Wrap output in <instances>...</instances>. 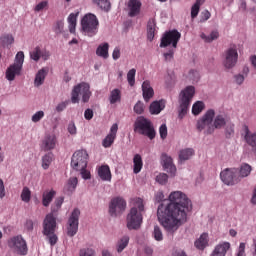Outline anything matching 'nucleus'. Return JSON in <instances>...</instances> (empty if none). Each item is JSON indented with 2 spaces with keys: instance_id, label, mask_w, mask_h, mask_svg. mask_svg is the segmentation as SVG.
Returning a JSON list of instances; mask_svg holds the SVG:
<instances>
[{
  "instance_id": "1",
  "label": "nucleus",
  "mask_w": 256,
  "mask_h": 256,
  "mask_svg": "<svg viewBox=\"0 0 256 256\" xmlns=\"http://www.w3.org/2000/svg\"><path fill=\"white\" fill-rule=\"evenodd\" d=\"M169 201L167 206H158L157 217L167 233H175L179 229V223L187 221V211H191V200L185 193L174 191L169 195Z\"/></svg>"
},
{
  "instance_id": "2",
  "label": "nucleus",
  "mask_w": 256,
  "mask_h": 256,
  "mask_svg": "<svg viewBox=\"0 0 256 256\" xmlns=\"http://www.w3.org/2000/svg\"><path fill=\"white\" fill-rule=\"evenodd\" d=\"M63 201L65 198L60 196L56 198L54 204L51 207V213L47 214L44 221H43V235L48 237L50 245H57V235L55 234V229L57 228V218L55 215L61 209V205H63Z\"/></svg>"
},
{
  "instance_id": "3",
  "label": "nucleus",
  "mask_w": 256,
  "mask_h": 256,
  "mask_svg": "<svg viewBox=\"0 0 256 256\" xmlns=\"http://www.w3.org/2000/svg\"><path fill=\"white\" fill-rule=\"evenodd\" d=\"M133 207L127 215V228L129 231H137L143 225V213H145V202L142 198L136 197L131 200Z\"/></svg>"
},
{
  "instance_id": "4",
  "label": "nucleus",
  "mask_w": 256,
  "mask_h": 256,
  "mask_svg": "<svg viewBox=\"0 0 256 256\" xmlns=\"http://www.w3.org/2000/svg\"><path fill=\"white\" fill-rule=\"evenodd\" d=\"M134 131L135 133H139V135H145V137H148V139L151 140H153V138L157 135L151 120L143 116L138 117L134 122Z\"/></svg>"
},
{
  "instance_id": "5",
  "label": "nucleus",
  "mask_w": 256,
  "mask_h": 256,
  "mask_svg": "<svg viewBox=\"0 0 256 256\" xmlns=\"http://www.w3.org/2000/svg\"><path fill=\"white\" fill-rule=\"evenodd\" d=\"M213 119H215V110H207L205 114L197 120V131H204V135H213V133H215L213 127Z\"/></svg>"
},
{
  "instance_id": "6",
  "label": "nucleus",
  "mask_w": 256,
  "mask_h": 256,
  "mask_svg": "<svg viewBox=\"0 0 256 256\" xmlns=\"http://www.w3.org/2000/svg\"><path fill=\"white\" fill-rule=\"evenodd\" d=\"M79 95L82 97V103H89L91 95H93L89 83L81 82L74 86L71 92V103H79Z\"/></svg>"
},
{
  "instance_id": "7",
  "label": "nucleus",
  "mask_w": 256,
  "mask_h": 256,
  "mask_svg": "<svg viewBox=\"0 0 256 256\" xmlns=\"http://www.w3.org/2000/svg\"><path fill=\"white\" fill-rule=\"evenodd\" d=\"M82 31L88 37H95L99 32V19L95 14L88 13L81 20Z\"/></svg>"
},
{
  "instance_id": "8",
  "label": "nucleus",
  "mask_w": 256,
  "mask_h": 256,
  "mask_svg": "<svg viewBox=\"0 0 256 256\" xmlns=\"http://www.w3.org/2000/svg\"><path fill=\"white\" fill-rule=\"evenodd\" d=\"M195 95V87L188 86L180 93V109H179V117L180 119H183L185 115L189 111V107L191 105V101L193 99V96Z\"/></svg>"
},
{
  "instance_id": "9",
  "label": "nucleus",
  "mask_w": 256,
  "mask_h": 256,
  "mask_svg": "<svg viewBox=\"0 0 256 256\" xmlns=\"http://www.w3.org/2000/svg\"><path fill=\"white\" fill-rule=\"evenodd\" d=\"M8 247L13 250L17 255H27L29 249L27 242L23 239L22 235L14 236L8 240Z\"/></svg>"
},
{
  "instance_id": "10",
  "label": "nucleus",
  "mask_w": 256,
  "mask_h": 256,
  "mask_svg": "<svg viewBox=\"0 0 256 256\" xmlns=\"http://www.w3.org/2000/svg\"><path fill=\"white\" fill-rule=\"evenodd\" d=\"M87 159L89 154L87 150H78L72 155L71 167L74 170L87 169Z\"/></svg>"
},
{
  "instance_id": "11",
  "label": "nucleus",
  "mask_w": 256,
  "mask_h": 256,
  "mask_svg": "<svg viewBox=\"0 0 256 256\" xmlns=\"http://www.w3.org/2000/svg\"><path fill=\"white\" fill-rule=\"evenodd\" d=\"M180 39H181V33H179V31L170 30L162 36L160 47L165 48V47H169V45H172V48L177 49V43H179Z\"/></svg>"
},
{
  "instance_id": "12",
  "label": "nucleus",
  "mask_w": 256,
  "mask_h": 256,
  "mask_svg": "<svg viewBox=\"0 0 256 256\" xmlns=\"http://www.w3.org/2000/svg\"><path fill=\"white\" fill-rule=\"evenodd\" d=\"M81 215V211L79 208H75L69 219H68V226H67V235L68 237H75L77 232L79 231V217Z\"/></svg>"
},
{
  "instance_id": "13",
  "label": "nucleus",
  "mask_w": 256,
  "mask_h": 256,
  "mask_svg": "<svg viewBox=\"0 0 256 256\" xmlns=\"http://www.w3.org/2000/svg\"><path fill=\"white\" fill-rule=\"evenodd\" d=\"M239 170L235 168H226L220 173V178L225 185H237L241 183V178L238 177Z\"/></svg>"
},
{
  "instance_id": "14",
  "label": "nucleus",
  "mask_w": 256,
  "mask_h": 256,
  "mask_svg": "<svg viewBox=\"0 0 256 256\" xmlns=\"http://www.w3.org/2000/svg\"><path fill=\"white\" fill-rule=\"evenodd\" d=\"M127 207V202L121 197H116L111 200L109 205V213L112 217H117L120 213H123Z\"/></svg>"
},
{
  "instance_id": "15",
  "label": "nucleus",
  "mask_w": 256,
  "mask_h": 256,
  "mask_svg": "<svg viewBox=\"0 0 256 256\" xmlns=\"http://www.w3.org/2000/svg\"><path fill=\"white\" fill-rule=\"evenodd\" d=\"M239 59V53H237L236 47H231L225 52V59H224V67L226 69H233L235 65H237V60Z\"/></svg>"
},
{
  "instance_id": "16",
  "label": "nucleus",
  "mask_w": 256,
  "mask_h": 256,
  "mask_svg": "<svg viewBox=\"0 0 256 256\" xmlns=\"http://www.w3.org/2000/svg\"><path fill=\"white\" fill-rule=\"evenodd\" d=\"M117 131H119V125L115 123L111 126L109 134L103 139L102 147L109 149V147L115 143V139H117Z\"/></svg>"
},
{
  "instance_id": "17",
  "label": "nucleus",
  "mask_w": 256,
  "mask_h": 256,
  "mask_svg": "<svg viewBox=\"0 0 256 256\" xmlns=\"http://www.w3.org/2000/svg\"><path fill=\"white\" fill-rule=\"evenodd\" d=\"M143 4L141 0H128L127 11L128 17H139L141 15V7Z\"/></svg>"
},
{
  "instance_id": "18",
  "label": "nucleus",
  "mask_w": 256,
  "mask_h": 256,
  "mask_svg": "<svg viewBox=\"0 0 256 256\" xmlns=\"http://www.w3.org/2000/svg\"><path fill=\"white\" fill-rule=\"evenodd\" d=\"M161 161L164 170L167 171V173H170L171 177H175V174L177 173V167L173 165V158H171V156L167 155L166 153H163L161 155Z\"/></svg>"
},
{
  "instance_id": "19",
  "label": "nucleus",
  "mask_w": 256,
  "mask_h": 256,
  "mask_svg": "<svg viewBox=\"0 0 256 256\" xmlns=\"http://www.w3.org/2000/svg\"><path fill=\"white\" fill-rule=\"evenodd\" d=\"M57 145V136L55 134H46L42 140V149L44 151H52Z\"/></svg>"
},
{
  "instance_id": "20",
  "label": "nucleus",
  "mask_w": 256,
  "mask_h": 256,
  "mask_svg": "<svg viewBox=\"0 0 256 256\" xmlns=\"http://www.w3.org/2000/svg\"><path fill=\"white\" fill-rule=\"evenodd\" d=\"M142 95L146 103H149V101H151L155 95V90H153V87H151V82L149 80L142 83Z\"/></svg>"
},
{
  "instance_id": "21",
  "label": "nucleus",
  "mask_w": 256,
  "mask_h": 256,
  "mask_svg": "<svg viewBox=\"0 0 256 256\" xmlns=\"http://www.w3.org/2000/svg\"><path fill=\"white\" fill-rule=\"evenodd\" d=\"M229 251H231V243L227 241H222L218 243L212 250V252L220 256H227V253H229Z\"/></svg>"
},
{
  "instance_id": "22",
  "label": "nucleus",
  "mask_w": 256,
  "mask_h": 256,
  "mask_svg": "<svg viewBox=\"0 0 256 256\" xmlns=\"http://www.w3.org/2000/svg\"><path fill=\"white\" fill-rule=\"evenodd\" d=\"M229 119H227V116L224 114H218V115H214L213 118V122L212 125L214 127V132L215 129H223V127H225V125H227Z\"/></svg>"
},
{
  "instance_id": "23",
  "label": "nucleus",
  "mask_w": 256,
  "mask_h": 256,
  "mask_svg": "<svg viewBox=\"0 0 256 256\" xmlns=\"http://www.w3.org/2000/svg\"><path fill=\"white\" fill-rule=\"evenodd\" d=\"M22 69L23 68L15 64H11L6 70V79L8 81H15V77H17V75H21Z\"/></svg>"
},
{
  "instance_id": "24",
  "label": "nucleus",
  "mask_w": 256,
  "mask_h": 256,
  "mask_svg": "<svg viewBox=\"0 0 256 256\" xmlns=\"http://www.w3.org/2000/svg\"><path fill=\"white\" fill-rule=\"evenodd\" d=\"M78 183L79 180L77 179V177L69 178L64 186V193H66L67 195H73L75 189H77Z\"/></svg>"
},
{
  "instance_id": "25",
  "label": "nucleus",
  "mask_w": 256,
  "mask_h": 256,
  "mask_svg": "<svg viewBox=\"0 0 256 256\" xmlns=\"http://www.w3.org/2000/svg\"><path fill=\"white\" fill-rule=\"evenodd\" d=\"M49 73L48 68H42L40 69L34 79V85L35 87H41L43 83H45V77H47V74Z\"/></svg>"
},
{
  "instance_id": "26",
  "label": "nucleus",
  "mask_w": 256,
  "mask_h": 256,
  "mask_svg": "<svg viewBox=\"0 0 256 256\" xmlns=\"http://www.w3.org/2000/svg\"><path fill=\"white\" fill-rule=\"evenodd\" d=\"M151 115H159L165 109V100L154 101L150 104Z\"/></svg>"
},
{
  "instance_id": "27",
  "label": "nucleus",
  "mask_w": 256,
  "mask_h": 256,
  "mask_svg": "<svg viewBox=\"0 0 256 256\" xmlns=\"http://www.w3.org/2000/svg\"><path fill=\"white\" fill-rule=\"evenodd\" d=\"M196 249L203 251L207 245H209V234L203 233L198 240L194 243Z\"/></svg>"
},
{
  "instance_id": "28",
  "label": "nucleus",
  "mask_w": 256,
  "mask_h": 256,
  "mask_svg": "<svg viewBox=\"0 0 256 256\" xmlns=\"http://www.w3.org/2000/svg\"><path fill=\"white\" fill-rule=\"evenodd\" d=\"M98 175L102 181H111V169L109 168V165L100 166Z\"/></svg>"
},
{
  "instance_id": "29",
  "label": "nucleus",
  "mask_w": 256,
  "mask_h": 256,
  "mask_svg": "<svg viewBox=\"0 0 256 256\" xmlns=\"http://www.w3.org/2000/svg\"><path fill=\"white\" fill-rule=\"evenodd\" d=\"M96 55L98 57H102L103 59L109 58V43L105 42L100 44L96 49Z\"/></svg>"
},
{
  "instance_id": "30",
  "label": "nucleus",
  "mask_w": 256,
  "mask_h": 256,
  "mask_svg": "<svg viewBox=\"0 0 256 256\" xmlns=\"http://www.w3.org/2000/svg\"><path fill=\"white\" fill-rule=\"evenodd\" d=\"M245 141L256 152V132H250L249 129H246Z\"/></svg>"
},
{
  "instance_id": "31",
  "label": "nucleus",
  "mask_w": 256,
  "mask_h": 256,
  "mask_svg": "<svg viewBox=\"0 0 256 256\" xmlns=\"http://www.w3.org/2000/svg\"><path fill=\"white\" fill-rule=\"evenodd\" d=\"M156 27H157V23L155 22V19L151 18L147 24V37L149 41H152L153 39H155Z\"/></svg>"
},
{
  "instance_id": "32",
  "label": "nucleus",
  "mask_w": 256,
  "mask_h": 256,
  "mask_svg": "<svg viewBox=\"0 0 256 256\" xmlns=\"http://www.w3.org/2000/svg\"><path fill=\"white\" fill-rule=\"evenodd\" d=\"M92 3L105 13H109V11H111V2L109 0H92Z\"/></svg>"
},
{
  "instance_id": "33",
  "label": "nucleus",
  "mask_w": 256,
  "mask_h": 256,
  "mask_svg": "<svg viewBox=\"0 0 256 256\" xmlns=\"http://www.w3.org/2000/svg\"><path fill=\"white\" fill-rule=\"evenodd\" d=\"M251 171H253V168L251 167V165L244 163L240 166L237 177H240V181H241V179L245 177H249V175H251Z\"/></svg>"
},
{
  "instance_id": "34",
  "label": "nucleus",
  "mask_w": 256,
  "mask_h": 256,
  "mask_svg": "<svg viewBox=\"0 0 256 256\" xmlns=\"http://www.w3.org/2000/svg\"><path fill=\"white\" fill-rule=\"evenodd\" d=\"M133 164V173H135V175L141 173V169H143V158L139 154L134 155Z\"/></svg>"
},
{
  "instance_id": "35",
  "label": "nucleus",
  "mask_w": 256,
  "mask_h": 256,
  "mask_svg": "<svg viewBox=\"0 0 256 256\" xmlns=\"http://www.w3.org/2000/svg\"><path fill=\"white\" fill-rule=\"evenodd\" d=\"M77 17H79V12L71 13L68 16L67 21H68V28L70 33H75V29L77 27Z\"/></svg>"
},
{
  "instance_id": "36",
  "label": "nucleus",
  "mask_w": 256,
  "mask_h": 256,
  "mask_svg": "<svg viewBox=\"0 0 256 256\" xmlns=\"http://www.w3.org/2000/svg\"><path fill=\"white\" fill-rule=\"evenodd\" d=\"M56 193L57 192H55L54 190L46 191L43 193L42 204L44 205V207H49V205L51 204V201H53V197H55Z\"/></svg>"
},
{
  "instance_id": "37",
  "label": "nucleus",
  "mask_w": 256,
  "mask_h": 256,
  "mask_svg": "<svg viewBox=\"0 0 256 256\" xmlns=\"http://www.w3.org/2000/svg\"><path fill=\"white\" fill-rule=\"evenodd\" d=\"M193 155H195V151L191 148H186L180 151L179 159L180 161H188Z\"/></svg>"
},
{
  "instance_id": "38",
  "label": "nucleus",
  "mask_w": 256,
  "mask_h": 256,
  "mask_svg": "<svg viewBox=\"0 0 256 256\" xmlns=\"http://www.w3.org/2000/svg\"><path fill=\"white\" fill-rule=\"evenodd\" d=\"M109 101L111 105H115V103L121 101V90L114 89L110 92Z\"/></svg>"
},
{
  "instance_id": "39",
  "label": "nucleus",
  "mask_w": 256,
  "mask_h": 256,
  "mask_svg": "<svg viewBox=\"0 0 256 256\" xmlns=\"http://www.w3.org/2000/svg\"><path fill=\"white\" fill-rule=\"evenodd\" d=\"M129 245V236H123L120 238L116 244L117 252L122 253L123 250Z\"/></svg>"
},
{
  "instance_id": "40",
  "label": "nucleus",
  "mask_w": 256,
  "mask_h": 256,
  "mask_svg": "<svg viewBox=\"0 0 256 256\" xmlns=\"http://www.w3.org/2000/svg\"><path fill=\"white\" fill-rule=\"evenodd\" d=\"M53 162V153H48L42 157V168L47 170Z\"/></svg>"
},
{
  "instance_id": "41",
  "label": "nucleus",
  "mask_w": 256,
  "mask_h": 256,
  "mask_svg": "<svg viewBox=\"0 0 256 256\" xmlns=\"http://www.w3.org/2000/svg\"><path fill=\"white\" fill-rule=\"evenodd\" d=\"M203 109H205V103L203 101H197L192 106V113L193 115H200Z\"/></svg>"
},
{
  "instance_id": "42",
  "label": "nucleus",
  "mask_w": 256,
  "mask_h": 256,
  "mask_svg": "<svg viewBox=\"0 0 256 256\" xmlns=\"http://www.w3.org/2000/svg\"><path fill=\"white\" fill-rule=\"evenodd\" d=\"M201 39H203L206 43H211V41H215V39H219V32L212 31L209 36L205 35V33H202Z\"/></svg>"
},
{
  "instance_id": "43",
  "label": "nucleus",
  "mask_w": 256,
  "mask_h": 256,
  "mask_svg": "<svg viewBox=\"0 0 256 256\" xmlns=\"http://www.w3.org/2000/svg\"><path fill=\"white\" fill-rule=\"evenodd\" d=\"M25 62V53L23 51H20L16 54L15 62L13 65H16L17 67H20L23 69V63Z\"/></svg>"
},
{
  "instance_id": "44",
  "label": "nucleus",
  "mask_w": 256,
  "mask_h": 256,
  "mask_svg": "<svg viewBox=\"0 0 256 256\" xmlns=\"http://www.w3.org/2000/svg\"><path fill=\"white\" fill-rule=\"evenodd\" d=\"M30 59L36 63L41 59V47L36 46L32 51H30Z\"/></svg>"
},
{
  "instance_id": "45",
  "label": "nucleus",
  "mask_w": 256,
  "mask_h": 256,
  "mask_svg": "<svg viewBox=\"0 0 256 256\" xmlns=\"http://www.w3.org/2000/svg\"><path fill=\"white\" fill-rule=\"evenodd\" d=\"M0 41L2 43V45H13V43L15 42V38H13V35L11 34H5L3 36H1Z\"/></svg>"
},
{
  "instance_id": "46",
  "label": "nucleus",
  "mask_w": 256,
  "mask_h": 256,
  "mask_svg": "<svg viewBox=\"0 0 256 256\" xmlns=\"http://www.w3.org/2000/svg\"><path fill=\"white\" fill-rule=\"evenodd\" d=\"M21 200L24 201V203H29L31 201V190L29 187H24L21 193Z\"/></svg>"
},
{
  "instance_id": "47",
  "label": "nucleus",
  "mask_w": 256,
  "mask_h": 256,
  "mask_svg": "<svg viewBox=\"0 0 256 256\" xmlns=\"http://www.w3.org/2000/svg\"><path fill=\"white\" fill-rule=\"evenodd\" d=\"M137 73V70L135 68H132L127 73V81L130 85V87H133L135 85V75Z\"/></svg>"
},
{
  "instance_id": "48",
  "label": "nucleus",
  "mask_w": 256,
  "mask_h": 256,
  "mask_svg": "<svg viewBox=\"0 0 256 256\" xmlns=\"http://www.w3.org/2000/svg\"><path fill=\"white\" fill-rule=\"evenodd\" d=\"M176 50L177 48H173V47L169 48V50L163 54L165 61H173Z\"/></svg>"
},
{
  "instance_id": "49",
  "label": "nucleus",
  "mask_w": 256,
  "mask_h": 256,
  "mask_svg": "<svg viewBox=\"0 0 256 256\" xmlns=\"http://www.w3.org/2000/svg\"><path fill=\"white\" fill-rule=\"evenodd\" d=\"M152 235L155 241H163V231H161V228L159 226L154 227V231Z\"/></svg>"
},
{
  "instance_id": "50",
  "label": "nucleus",
  "mask_w": 256,
  "mask_h": 256,
  "mask_svg": "<svg viewBox=\"0 0 256 256\" xmlns=\"http://www.w3.org/2000/svg\"><path fill=\"white\" fill-rule=\"evenodd\" d=\"M144 112H145V104H143V102L141 101H138L134 105V113H136L137 115H143Z\"/></svg>"
},
{
  "instance_id": "51",
  "label": "nucleus",
  "mask_w": 256,
  "mask_h": 256,
  "mask_svg": "<svg viewBox=\"0 0 256 256\" xmlns=\"http://www.w3.org/2000/svg\"><path fill=\"white\" fill-rule=\"evenodd\" d=\"M43 117H45V112L43 110L37 111L31 118L32 123H39Z\"/></svg>"
},
{
  "instance_id": "52",
  "label": "nucleus",
  "mask_w": 256,
  "mask_h": 256,
  "mask_svg": "<svg viewBox=\"0 0 256 256\" xmlns=\"http://www.w3.org/2000/svg\"><path fill=\"white\" fill-rule=\"evenodd\" d=\"M79 256H95V251L92 248H82L79 251Z\"/></svg>"
},
{
  "instance_id": "53",
  "label": "nucleus",
  "mask_w": 256,
  "mask_h": 256,
  "mask_svg": "<svg viewBox=\"0 0 256 256\" xmlns=\"http://www.w3.org/2000/svg\"><path fill=\"white\" fill-rule=\"evenodd\" d=\"M157 183H160V185H165L167 181H169V176L165 173H161L156 177Z\"/></svg>"
},
{
  "instance_id": "54",
  "label": "nucleus",
  "mask_w": 256,
  "mask_h": 256,
  "mask_svg": "<svg viewBox=\"0 0 256 256\" xmlns=\"http://www.w3.org/2000/svg\"><path fill=\"white\" fill-rule=\"evenodd\" d=\"M67 105H69V100L59 103L56 106L57 113H61L62 111H65V109H67Z\"/></svg>"
},
{
  "instance_id": "55",
  "label": "nucleus",
  "mask_w": 256,
  "mask_h": 256,
  "mask_svg": "<svg viewBox=\"0 0 256 256\" xmlns=\"http://www.w3.org/2000/svg\"><path fill=\"white\" fill-rule=\"evenodd\" d=\"M209 19H211V12H209L208 10H204L201 12V23H205V21H209Z\"/></svg>"
},
{
  "instance_id": "56",
  "label": "nucleus",
  "mask_w": 256,
  "mask_h": 256,
  "mask_svg": "<svg viewBox=\"0 0 256 256\" xmlns=\"http://www.w3.org/2000/svg\"><path fill=\"white\" fill-rule=\"evenodd\" d=\"M65 27V23L63 21H57L56 22V25H55V28H54V31L55 33H63V28Z\"/></svg>"
},
{
  "instance_id": "57",
  "label": "nucleus",
  "mask_w": 256,
  "mask_h": 256,
  "mask_svg": "<svg viewBox=\"0 0 256 256\" xmlns=\"http://www.w3.org/2000/svg\"><path fill=\"white\" fill-rule=\"evenodd\" d=\"M159 134L161 139H167V125L162 124L159 128Z\"/></svg>"
},
{
  "instance_id": "58",
  "label": "nucleus",
  "mask_w": 256,
  "mask_h": 256,
  "mask_svg": "<svg viewBox=\"0 0 256 256\" xmlns=\"http://www.w3.org/2000/svg\"><path fill=\"white\" fill-rule=\"evenodd\" d=\"M201 10L200 7L195 6V4L191 7V19L197 18V15H199V11Z\"/></svg>"
},
{
  "instance_id": "59",
  "label": "nucleus",
  "mask_w": 256,
  "mask_h": 256,
  "mask_svg": "<svg viewBox=\"0 0 256 256\" xmlns=\"http://www.w3.org/2000/svg\"><path fill=\"white\" fill-rule=\"evenodd\" d=\"M47 5H49V2L47 1H42L40 3H38L35 8H34V11H43V9H45V7H47Z\"/></svg>"
},
{
  "instance_id": "60",
  "label": "nucleus",
  "mask_w": 256,
  "mask_h": 256,
  "mask_svg": "<svg viewBox=\"0 0 256 256\" xmlns=\"http://www.w3.org/2000/svg\"><path fill=\"white\" fill-rule=\"evenodd\" d=\"M49 57H51V52L40 49V59L42 58L44 61H48Z\"/></svg>"
},
{
  "instance_id": "61",
  "label": "nucleus",
  "mask_w": 256,
  "mask_h": 256,
  "mask_svg": "<svg viewBox=\"0 0 256 256\" xmlns=\"http://www.w3.org/2000/svg\"><path fill=\"white\" fill-rule=\"evenodd\" d=\"M121 57V49L119 47L114 48L112 53V58L114 61H117Z\"/></svg>"
},
{
  "instance_id": "62",
  "label": "nucleus",
  "mask_w": 256,
  "mask_h": 256,
  "mask_svg": "<svg viewBox=\"0 0 256 256\" xmlns=\"http://www.w3.org/2000/svg\"><path fill=\"white\" fill-rule=\"evenodd\" d=\"M76 171H80L81 175H82V178H84L85 180L87 179H91V172L87 171L86 168L84 169H80V170H76Z\"/></svg>"
},
{
  "instance_id": "63",
  "label": "nucleus",
  "mask_w": 256,
  "mask_h": 256,
  "mask_svg": "<svg viewBox=\"0 0 256 256\" xmlns=\"http://www.w3.org/2000/svg\"><path fill=\"white\" fill-rule=\"evenodd\" d=\"M68 132L70 135H77V127L75 126V123L71 122L68 125Z\"/></svg>"
},
{
  "instance_id": "64",
  "label": "nucleus",
  "mask_w": 256,
  "mask_h": 256,
  "mask_svg": "<svg viewBox=\"0 0 256 256\" xmlns=\"http://www.w3.org/2000/svg\"><path fill=\"white\" fill-rule=\"evenodd\" d=\"M84 117L87 121H91L93 119V110L92 109H86L84 112Z\"/></svg>"
}]
</instances>
